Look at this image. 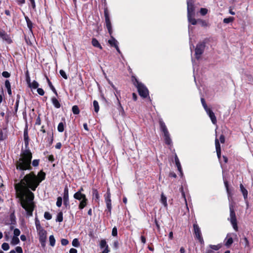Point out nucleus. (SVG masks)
Listing matches in <instances>:
<instances>
[{"mask_svg": "<svg viewBox=\"0 0 253 253\" xmlns=\"http://www.w3.org/2000/svg\"><path fill=\"white\" fill-rule=\"evenodd\" d=\"M51 102L53 104V105H54V106L57 108V109H58L59 108H60L61 107V104L60 103V102H59V101L58 100V99L55 97H53L51 98Z\"/></svg>", "mask_w": 253, "mask_h": 253, "instance_id": "nucleus-26", "label": "nucleus"}, {"mask_svg": "<svg viewBox=\"0 0 253 253\" xmlns=\"http://www.w3.org/2000/svg\"><path fill=\"white\" fill-rule=\"evenodd\" d=\"M131 81L133 82V84L136 87H137V86H138V84H142V83H141V82H139L138 81V80L137 79V78L135 76H132V77H131Z\"/></svg>", "mask_w": 253, "mask_h": 253, "instance_id": "nucleus-34", "label": "nucleus"}, {"mask_svg": "<svg viewBox=\"0 0 253 253\" xmlns=\"http://www.w3.org/2000/svg\"><path fill=\"white\" fill-rule=\"evenodd\" d=\"M39 85V83L36 81H34L32 83H30V84L28 85V86L32 88L33 89L38 88Z\"/></svg>", "mask_w": 253, "mask_h": 253, "instance_id": "nucleus-38", "label": "nucleus"}, {"mask_svg": "<svg viewBox=\"0 0 253 253\" xmlns=\"http://www.w3.org/2000/svg\"><path fill=\"white\" fill-rule=\"evenodd\" d=\"M46 80H47V83H48V84L49 87L52 90V91L56 95H57V91H56V89L55 88V87H54V86L52 85V83L50 82V81L49 80V79H48V78L47 77H46Z\"/></svg>", "mask_w": 253, "mask_h": 253, "instance_id": "nucleus-30", "label": "nucleus"}, {"mask_svg": "<svg viewBox=\"0 0 253 253\" xmlns=\"http://www.w3.org/2000/svg\"><path fill=\"white\" fill-rule=\"evenodd\" d=\"M116 97L118 101L119 107L118 108V109L119 111L120 112V113L121 114L122 116H124L125 115V112L124 110V108L121 104V102L119 100L118 96H117L116 94Z\"/></svg>", "mask_w": 253, "mask_h": 253, "instance_id": "nucleus-25", "label": "nucleus"}, {"mask_svg": "<svg viewBox=\"0 0 253 253\" xmlns=\"http://www.w3.org/2000/svg\"><path fill=\"white\" fill-rule=\"evenodd\" d=\"M200 12L202 15H205L208 13V9L206 8H201Z\"/></svg>", "mask_w": 253, "mask_h": 253, "instance_id": "nucleus-58", "label": "nucleus"}, {"mask_svg": "<svg viewBox=\"0 0 253 253\" xmlns=\"http://www.w3.org/2000/svg\"><path fill=\"white\" fill-rule=\"evenodd\" d=\"M72 245L75 247H78L80 246V243L78 239L75 238L72 241Z\"/></svg>", "mask_w": 253, "mask_h": 253, "instance_id": "nucleus-52", "label": "nucleus"}, {"mask_svg": "<svg viewBox=\"0 0 253 253\" xmlns=\"http://www.w3.org/2000/svg\"><path fill=\"white\" fill-rule=\"evenodd\" d=\"M92 190L93 197L95 198V200H99L100 196L98 190L95 188H92Z\"/></svg>", "mask_w": 253, "mask_h": 253, "instance_id": "nucleus-31", "label": "nucleus"}, {"mask_svg": "<svg viewBox=\"0 0 253 253\" xmlns=\"http://www.w3.org/2000/svg\"><path fill=\"white\" fill-rule=\"evenodd\" d=\"M35 225L37 230H39L40 229L43 228V227L41 225L40 220L37 217H36L35 218Z\"/></svg>", "mask_w": 253, "mask_h": 253, "instance_id": "nucleus-39", "label": "nucleus"}, {"mask_svg": "<svg viewBox=\"0 0 253 253\" xmlns=\"http://www.w3.org/2000/svg\"><path fill=\"white\" fill-rule=\"evenodd\" d=\"M62 204V198L61 197H58L57 199V202L56 203V206L58 207H61Z\"/></svg>", "mask_w": 253, "mask_h": 253, "instance_id": "nucleus-51", "label": "nucleus"}, {"mask_svg": "<svg viewBox=\"0 0 253 253\" xmlns=\"http://www.w3.org/2000/svg\"><path fill=\"white\" fill-rule=\"evenodd\" d=\"M41 114H39L38 117L36 119L35 125H40L41 124V119L40 117Z\"/></svg>", "mask_w": 253, "mask_h": 253, "instance_id": "nucleus-60", "label": "nucleus"}, {"mask_svg": "<svg viewBox=\"0 0 253 253\" xmlns=\"http://www.w3.org/2000/svg\"><path fill=\"white\" fill-rule=\"evenodd\" d=\"M20 234V231L19 229L18 228H15L14 230V236H16V237H18V236H19Z\"/></svg>", "mask_w": 253, "mask_h": 253, "instance_id": "nucleus-61", "label": "nucleus"}, {"mask_svg": "<svg viewBox=\"0 0 253 253\" xmlns=\"http://www.w3.org/2000/svg\"><path fill=\"white\" fill-rule=\"evenodd\" d=\"M59 73L60 74V75L65 79H67L68 78V77L66 74V73L65 72V71L63 70H60L59 71Z\"/></svg>", "mask_w": 253, "mask_h": 253, "instance_id": "nucleus-59", "label": "nucleus"}, {"mask_svg": "<svg viewBox=\"0 0 253 253\" xmlns=\"http://www.w3.org/2000/svg\"><path fill=\"white\" fill-rule=\"evenodd\" d=\"M110 39L108 40V43L111 46L113 47L117 46V45H118V41L115 39V38L112 35H110Z\"/></svg>", "mask_w": 253, "mask_h": 253, "instance_id": "nucleus-22", "label": "nucleus"}, {"mask_svg": "<svg viewBox=\"0 0 253 253\" xmlns=\"http://www.w3.org/2000/svg\"><path fill=\"white\" fill-rule=\"evenodd\" d=\"M224 184L225 187L226 188V191H227L228 196H231V192L229 189L228 182L227 180H224Z\"/></svg>", "mask_w": 253, "mask_h": 253, "instance_id": "nucleus-46", "label": "nucleus"}, {"mask_svg": "<svg viewBox=\"0 0 253 253\" xmlns=\"http://www.w3.org/2000/svg\"><path fill=\"white\" fill-rule=\"evenodd\" d=\"M229 210H230V218H228V219L230 221L234 229L236 231H238V225H237V220L235 211L234 209V206L232 204L230 205Z\"/></svg>", "mask_w": 253, "mask_h": 253, "instance_id": "nucleus-3", "label": "nucleus"}, {"mask_svg": "<svg viewBox=\"0 0 253 253\" xmlns=\"http://www.w3.org/2000/svg\"><path fill=\"white\" fill-rule=\"evenodd\" d=\"M224 245L229 248L233 243V240L231 235L229 234L227 235L226 238L224 240Z\"/></svg>", "mask_w": 253, "mask_h": 253, "instance_id": "nucleus-16", "label": "nucleus"}, {"mask_svg": "<svg viewBox=\"0 0 253 253\" xmlns=\"http://www.w3.org/2000/svg\"><path fill=\"white\" fill-rule=\"evenodd\" d=\"M25 75H26V81L27 84H28V85L30 84L31 79H30V75H29L28 71H26V72L25 73Z\"/></svg>", "mask_w": 253, "mask_h": 253, "instance_id": "nucleus-54", "label": "nucleus"}, {"mask_svg": "<svg viewBox=\"0 0 253 253\" xmlns=\"http://www.w3.org/2000/svg\"><path fill=\"white\" fill-rule=\"evenodd\" d=\"M15 253H23V250L21 247L17 246L15 248Z\"/></svg>", "mask_w": 253, "mask_h": 253, "instance_id": "nucleus-64", "label": "nucleus"}, {"mask_svg": "<svg viewBox=\"0 0 253 253\" xmlns=\"http://www.w3.org/2000/svg\"><path fill=\"white\" fill-rule=\"evenodd\" d=\"M201 103L202 104V105L204 108V109L205 110V111H206L207 110L209 109V108H208L206 103V101L204 99V98H201Z\"/></svg>", "mask_w": 253, "mask_h": 253, "instance_id": "nucleus-53", "label": "nucleus"}, {"mask_svg": "<svg viewBox=\"0 0 253 253\" xmlns=\"http://www.w3.org/2000/svg\"><path fill=\"white\" fill-rule=\"evenodd\" d=\"M112 235L114 237H116L118 235L117 228L116 226H114L113 228L112 231Z\"/></svg>", "mask_w": 253, "mask_h": 253, "instance_id": "nucleus-57", "label": "nucleus"}, {"mask_svg": "<svg viewBox=\"0 0 253 253\" xmlns=\"http://www.w3.org/2000/svg\"><path fill=\"white\" fill-rule=\"evenodd\" d=\"M10 223L9 224L15 225L16 223V217L14 214V212H12L10 214Z\"/></svg>", "mask_w": 253, "mask_h": 253, "instance_id": "nucleus-33", "label": "nucleus"}, {"mask_svg": "<svg viewBox=\"0 0 253 253\" xmlns=\"http://www.w3.org/2000/svg\"><path fill=\"white\" fill-rule=\"evenodd\" d=\"M40 159H35L33 161H31V164L34 167H37L39 165Z\"/></svg>", "mask_w": 253, "mask_h": 253, "instance_id": "nucleus-50", "label": "nucleus"}, {"mask_svg": "<svg viewBox=\"0 0 253 253\" xmlns=\"http://www.w3.org/2000/svg\"><path fill=\"white\" fill-rule=\"evenodd\" d=\"M47 134L49 135V137L47 138V142L48 143V146H50L53 141V133L47 132Z\"/></svg>", "mask_w": 253, "mask_h": 253, "instance_id": "nucleus-29", "label": "nucleus"}, {"mask_svg": "<svg viewBox=\"0 0 253 253\" xmlns=\"http://www.w3.org/2000/svg\"><path fill=\"white\" fill-rule=\"evenodd\" d=\"M24 144L25 148H28L29 144V140L30 138L28 135V131L27 128H25L24 131Z\"/></svg>", "mask_w": 253, "mask_h": 253, "instance_id": "nucleus-15", "label": "nucleus"}, {"mask_svg": "<svg viewBox=\"0 0 253 253\" xmlns=\"http://www.w3.org/2000/svg\"><path fill=\"white\" fill-rule=\"evenodd\" d=\"M222 246V244H218L216 245H210L209 246V248H211L212 251L213 250L218 251L220 248H221Z\"/></svg>", "mask_w": 253, "mask_h": 253, "instance_id": "nucleus-32", "label": "nucleus"}, {"mask_svg": "<svg viewBox=\"0 0 253 253\" xmlns=\"http://www.w3.org/2000/svg\"><path fill=\"white\" fill-rule=\"evenodd\" d=\"M91 43L93 46H94L95 47H98L100 49H102V46L99 43V42H98V40L96 39L92 38V41H91Z\"/></svg>", "mask_w": 253, "mask_h": 253, "instance_id": "nucleus-27", "label": "nucleus"}, {"mask_svg": "<svg viewBox=\"0 0 253 253\" xmlns=\"http://www.w3.org/2000/svg\"><path fill=\"white\" fill-rule=\"evenodd\" d=\"M93 104L94 111L96 113H98L99 110V106L98 102L96 100H94Z\"/></svg>", "mask_w": 253, "mask_h": 253, "instance_id": "nucleus-48", "label": "nucleus"}, {"mask_svg": "<svg viewBox=\"0 0 253 253\" xmlns=\"http://www.w3.org/2000/svg\"><path fill=\"white\" fill-rule=\"evenodd\" d=\"M235 18L234 17H229L223 19V22L225 24H228L234 21Z\"/></svg>", "mask_w": 253, "mask_h": 253, "instance_id": "nucleus-43", "label": "nucleus"}, {"mask_svg": "<svg viewBox=\"0 0 253 253\" xmlns=\"http://www.w3.org/2000/svg\"><path fill=\"white\" fill-rule=\"evenodd\" d=\"M100 248L101 249H104L106 248L107 246H108L107 244V242L105 239H102L100 242Z\"/></svg>", "mask_w": 253, "mask_h": 253, "instance_id": "nucleus-47", "label": "nucleus"}, {"mask_svg": "<svg viewBox=\"0 0 253 253\" xmlns=\"http://www.w3.org/2000/svg\"><path fill=\"white\" fill-rule=\"evenodd\" d=\"M111 194L110 192V189L109 188H108L107 189L106 193L104 195V197L105 199V202L106 205L107 210V214L109 216L111 215V210H112V201L111 199Z\"/></svg>", "mask_w": 253, "mask_h": 253, "instance_id": "nucleus-4", "label": "nucleus"}, {"mask_svg": "<svg viewBox=\"0 0 253 253\" xmlns=\"http://www.w3.org/2000/svg\"><path fill=\"white\" fill-rule=\"evenodd\" d=\"M139 95L143 98L149 96V90L144 84H139L137 87Z\"/></svg>", "mask_w": 253, "mask_h": 253, "instance_id": "nucleus-8", "label": "nucleus"}, {"mask_svg": "<svg viewBox=\"0 0 253 253\" xmlns=\"http://www.w3.org/2000/svg\"><path fill=\"white\" fill-rule=\"evenodd\" d=\"M1 248L4 251H7L9 249V246L8 243H4L2 244Z\"/></svg>", "mask_w": 253, "mask_h": 253, "instance_id": "nucleus-56", "label": "nucleus"}, {"mask_svg": "<svg viewBox=\"0 0 253 253\" xmlns=\"http://www.w3.org/2000/svg\"><path fill=\"white\" fill-rule=\"evenodd\" d=\"M49 244L52 247L55 246V239L53 235H50L49 237Z\"/></svg>", "mask_w": 253, "mask_h": 253, "instance_id": "nucleus-45", "label": "nucleus"}, {"mask_svg": "<svg viewBox=\"0 0 253 253\" xmlns=\"http://www.w3.org/2000/svg\"><path fill=\"white\" fill-rule=\"evenodd\" d=\"M0 37L3 40L6 42L8 44H10L12 42V40L11 39L10 36L5 33L4 31H0Z\"/></svg>", "mask_w": 253, "mask_h": 253, "instance_id": "nucleus-10", "label": "nucleus"}, {"mask_svg": "<svg viewBox=\"0 0 253 253\" xmlns=\"http://www.w3.org/2000/svg\"><path fill=\"white\" fill-rule=\"evenodd\" d=\"M193 228H194V234L195 235L201 234V231L199 225L197 224V222L193 224Z\"/></svg>", "mask_w": 253, "mask_h": 253, "instance_id": "nucleus-24", "label": "nucleus"}, {"mask_svg": "<svg viewBox=\"0 0 253 253\" xmlns=\"http://www.w3.org/2000/svg\"><path fill=\"white\" fill-rule=\"evenodd\" d=\"M61 243L63 246H66L69 244V241L67 239H62L61 240Z\"/></svg>", "mask_w": 253, "mask_h": 253, "instance_id": "nucleus-62", "label": "nucleus"}, {"mask_svg": "<svg viewBox=\"0 0 253 253\" xmlns=\"http://www.w3.org/2000/svg\"><path fill=\"white\" fill-rule=\"evenodd\" d=\"M164 140L166 144L169 146H171L172 145V140L170 137V134L169 133H167L166 134H163Z\"/></svg>", "mask_w": 253, "mask_h": 253, "instance_id": "nucleus-18", "label": "nucleus"}, {"mask_svg": "<svg viewBox=\"0 0 253 253\" xmlns=\"http://www.w3.org/2000/svg\"><path fill=\"white\" fill-rule=\"evenodd\" d=\"M161 202L164 205L165 207H167L168 204L167 202V197L164 195L163 193L161 194Z\"/></svg>", "mask_w": 253, "mask_h": 253, "instance_id": "nucleus-36", "label": "nucleus"}, {"mask_svg": "<svg viewBox=\"0 0 253 253\" xmlns=\"http://www.w3.org/2000/svg\"><path fill=\"white\" fill-rule=\"evenodd\" d=\"M72 110L75 115H78L80 113V109L77 105H74L72 107Z\"/></svg>", "mask_w": 253, "mask_h": 253, "instance_id": "nucleus-42", "label": "nucleus"}, {"mask_svg": "<svg viewBox=\"0 0 253 253\" xmlns=\"http://www.w3.org/2000/svg\"><path fill=\"white\" fill-rule=\"evenodd\" d=\"M39 236V241L42 248L45 247L47 239V232L43 228L37 230Z\"/></svg>", "mask_w": 253, "mask_h": 253, "instance_id": "nucleus-7", "label": "nucleus"}, {"mask_svg": "<svg viewBox=\"0 0 253 253\" xmlns=\"http://www.w3.org/2000/svg\"><path fill=\"white\" fill-rule=\"evenodd\" d=\"M197 21H198V23L200 24L201 26L202 27H205L208 26V23L206 22V21H205L204 20L198 19L197 20Z\"/></svg>", "mask_w": 253, "mask_h": 253, "instance_id": "nucleus-44", "label": "nucleus"}, {"mask_svg": "<svg viewBox=\"0 0 253 253\" xmlns=\"http://www.w3.org/2000/svg\"><path fill=\"white\" fill-rule=\"evenodd\" d=\"M104 17H105L106 27L108 30L109 35H111L113 34V30H112L111 22L110 18L109 10L107 7H104Z\"/></svg>", "mask_w": 253, "mask_h": 253, "instance_id": "nucleus-5", "label": "nucleus"}, {"mask_svg": "<svg viewBox=\"0 0 253 253\" xmlns=\"http://www.w3.org/2000/svg\"><path fill=\"white\" fill-rule=\"evenodd\" d=\"M87 203L88 200L86 197L82 200L80 201V204L79 205V209L81 210L84 209L87 206Z\"/></svg>", "mask_w": 253, "mask_h": 253, "instance_id": "nucleus-21", "label": "nucleus"}, {"mask_svg": "<svg viewBox=\"0 0 253 253\" xmlns=\"http://www.w3.org/2000/svg\"><path fill=\"white\" fill-rule=\"evenodd\" d=\"M174 160H175V165L177 167L178 170L179 171V172L180 173H182V168H181L179 160L178 159V158L176 155H175Z\"/></svg>", "mask_w": 253, "mask_h": 253, "instance_id": "nucleus-28", "label": "nucleus"}, {"mask_svg": "<svg viewBox=\"0 0 253 253\" xmlns=\"http://www.w3.org/2000/svg\"><path fill=\"white\" fill-rule=\"evenodd\" d=\"M44 217L47 220H50L52 218V215L49 212L46 211L44 213Z\"/></svg>", "mask_w": 253, "mask_h": 253, "instance_id": "nucleus-55", "label": "nucleus"}, {"mask_svg": "<svg viewBox=\"0 0 253 253\" xmlns=\"http://www.w3.org/2000/svg\"><path fill=\"white\" fill-rule=\"evenodd\" d=\"M62 199L63 201H69V189L67 185H66L64 187L63 192V197Z\"/></svg>", "mask_w": 253, "mask_h": 253, "instance_id": "nucleus-20", "label": "nucleus"}, {"mask_svg": "<svg viewBox=\"0 0 253 253\" xmlns=\"http://www.w3.org/2000/svg\"><path fill=\"white\" fill-rule=\"evenodd\" d=\"M206 42L203 41L202 42H199L196 47L195 57L196 59H199L200 58L201 55L204 53L206 47Z\"/></svg>", "mask_w": 253, "mask_h": 253, "instance_id": "nucleus-6", "label": "nucleus"}, {"mask_svg": "<svg viewBox=\"0 0 253 253\" xmlns=\"http://www.w3.org/2000/svg\"><path fill=\"white\" fill-rule=\"evenodd\" d=\"M74 199L76 200L81 201L82 200L85 198L86 195L82 193L76 192L73 196Z\"/></svg>", "mask_w": 253, "mask_h": 253, "instance_id": "nucleus-19", "label": "nucleus"}, {"mask_svg": "<svg viewBox=\"0 0 253 253\" xmlns=\"http://www.w3.org/2000/svg\"><path fill=\"white\" fill-rule=\"evenodd\" d=\"M206 111L207 113L208 114L209 117L210 118L212 124L214 125H215L217 123V120H216V117L214 115V113L213 112V111L210 108L207 110Z\"/></svg>", "mask_w": 253, "mask_h": 253, "instance_id": "nucleus-13", "label": "nucleus"}, {"mask_svg": "<svg viewBox=\"0 0 253 253\" xmlns=\"http://www.w3.org/2000/svg\"><path fill=\"white\" fill-rule=\"evenodd\" d=\"M37 92L41 96L43 95L44 94V91L43 89L42 88H38Z\"/></svg>", "mask_w": 253, "mask_h": 253, "instance_id": "nucleus-63", "label": "nucleus"}, {"mask_svg": "<svg viewBox=\"0 0 253 253\" xmlns=\"http://www.w3.org/2000/svg\"><path fill=\"white\" fill-rule=\"evenodd\" d=\"M215 149L217 154V158L219 160L221 158V147H220V144L219 142L218 139L216 138L215 139Z\"/></svg>", "mask_w": 253, "mask_h": 253, "instance_id": "nucleus-14", "label": "nucleus"}, {"mask_svg": "<svg viewBox=\"0 0 253 253\" xmlns=\"http://www.w3.org/2000/svg\"><path fill=\"white\" fill-rule=\"evenodd\" d=\"M25 19L27 23V27L32 35H33V23L27 16H25Z\"/></svg>", "mask_w": 253, "mask_h": 253, "instance_id": "nucleus-17", "label": "nucleus"}, {"mask_svg": "<svg viewBox=\"0 0 253 253\" xmlns=\"http://www.w3.org/2000/svg\"><path fill=\"white\" fill-rule=\"evenodd\" d=\"M32 157V153L29 148H25V149L22 148L20 157L15 163L16 169L20 171L32 170L33 169L31 166Z\"/></svg>", "mask_w": 253, "mask_h": 253, "instance_id": "nucleus-2", "label": "nucleus"}, {"mask_svg": "<svg viewBox=\"0 0 253 253\" xmlns=\"http://www.w3.org/2000/svg\"><path fill=\"white\" fill-rule=\"evenodd\" d=\"M20 240L18 237L13 236L11 241V244L13 245H17L19 243Z\"/></svg>", "mask_w": 253, "mask_h": 253, "instance_id": "nucleus-37", "label": "nucleus"}, {"mask_svg": "<svg viewBox=\"0 0 253 253\" xmlns=\"http://www.w3.org/2000/svg\"><path fill=\"white\" fill-rule=\"evenodd\" d=\"M240 191L242 192L243 196L244 197V199L247 205H248V190L244 187L243 184L241 183L240 184Z\"/></svg>", "mask_w": 253, "mask_h": 253, "instance_id": "nucleus-12", "label": "nucleus"}, {"mask_svg": "<svg viewBox=\"0 0 253 253\" xmlns=\"http://www.w3.org/2000/svg\"><path fill=\"white\" fill-rule=\"evenodd\" d=\"M65 123L60 122L57 126V130L60 132H62L64 130Z\"/></svg>", "mask_w": 253, "mask_h": 253, "instance_id": "nucleus-35", "label": "nucleus"}, {"mask_svg": "<svg viewBox=\"0 0 253 253\" xmlns=\"http://www.w3.org/2000/svg\"><path fill=\"white\" fill-rule=\"evenodd\" d=\"M159 124L160 125V130L163 132V134L169 132L167 127L162 119H159Z\"/></svg>", "mask_w": 253, "mask_h": 253, "instance_id": "nucleus-11", "label": "nucleus"}, {"mask_svg": "<svg viewBox=\"0 0 253 253\" xmlns=\"http://www.w3.org/2000/svg\"><path fill=\"white\" fill-rule=\"evenodd\" d=\"M46 173L43 170L36 175L34 171L26 174L20 182L14 185L16 197L21 201L22 207L26 211L27 215L31 216L34 209V194L40 184L45 179Z\"/></svg>", "mask_w": 253, "mask_h": 253, "instance_id": "nucleus-1", "label": "nucleus"}, {"mask_svg": "<svg viewBox=\"0 0 253 253\" xmlns=\"http://www.w3.org/2000/svg\"><path fill=\"white\" fill-rule=\"evenodd\" d=\"M187 15H195V6L194 0H187Z\"/></svg>", "mask_w": 253, "mask_h": 253, "instance_id": "nucleus-9", "label": "nucleus"}, {"mask_svg": "<svg viewBox=\"0 0 253 253\" xmlns=\"http://www.w3.org/2000/svg\"><path fill=\"white\" fill-rule=\"evenodd\" d=\"M28 1L30 2V3H29V6H31L34 10L36 11V5L35 0H28Z\"/></svg>", "mask_w": 253, "mask_h": 253, "instance_id": "nucleus-41", "label": "nucleus"}, {"mask_svg": "<svg viewBox=\"0 0 253 253\" xmlns=\"http://www.w3.org/2000/svg\"><path fill=\"white\" fill-rule=\"evenodd\" d=\"M63 213L62 211H60L58 213L57 215V218L56 219V221L59 222H61L63 221Z\"/></svg>", "mask_w": 253, "mask_h": 253, "instance_id": "nucleus-40", "label": "nucleus"}, {"mask_svg": "<svg viewBox=\"0 0 253 253\" xmlns=\"http://www.w3.org/2000/svg\"><path fill=\"white\" fill-rule=\"evenodd\" d=\"M242 243H244L245 244V247H249L250 246V244H249V240H248L247 238H246V237H244L242 239Z\"/></svg>", "mask_w": 253, "mask_h": 253, "instance_id": "nucleus-49", "label": "nucleus"}, {"mask_svg": "<svg viewBox=\"0 0 253 253\" xmlns=\"http://www.w3.org/2000/svg\"><path fill=\"white\" fill-rule=\"evenodd\" d=\"M195 15H187L188 22L193 25H195L198 23L197 20L194 18Z\"/></svg>", "mask_w": 253, "mask_h": 253, "instance_id": "nucleus-23", "label": "nucleus"}]
</instances>
